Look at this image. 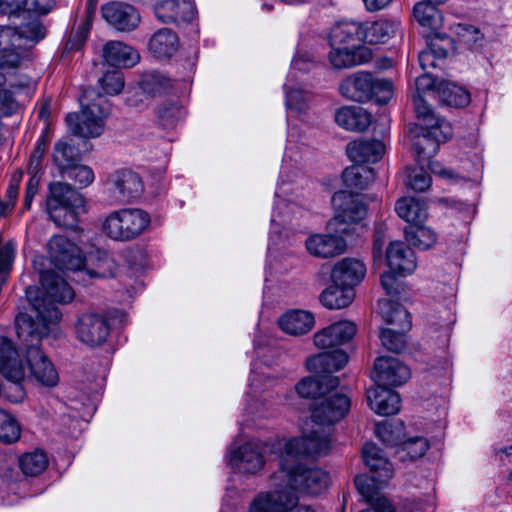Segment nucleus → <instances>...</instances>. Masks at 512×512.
Segmentation results:
<instances>
[{
    "mask_svg": "<svg viewBox=\"0 0 512 512\" xmlns=\"http://www.w3.org/2000/svg\"><path fill=\"white\" fill-rule=\"evenodd\" d=\"M44 336H29L26 340H20L26 345L25 359L30 376L42 386L53 387L58 383L59 375L54 364L38 346Z\"/></svg>",
    "mask_w": 512,
    "mask_h": 512,
    "instance_id": "8",
    "label": "nucleus"
},
{
    "mask_svg": "<svg viewBox=\"0 0 512 512\" xmlns=\"http://www.w3.org/2000/svg\"><path fill=\"white\" fill-rule=\"evenodd\" d=\"M12 36H15L11 27L0 26V51L3 52L0 60L2 67H16L20 61L19 54L13 49Z\"/></svg>",
    "mask_w": 512,
    "mask_h": 512,
    "instance_id": "47",
    "label": "nucleus"
},
{
    "mask_svg": "<svg viewBox=\"0 0 512 512\" xmlns=\"http://www.w3.org/2000/svg\"><path fill=\"white\" fill-rule=\"evenodd\" d=\"M350 231L347 228L329 227L323 232L311 234L305 240L307 251L314 257L330 259L346 252L347 237Z\"/></svg>",
    "mask_w": 512,
    "mask_h": 512,
    "instance_id": "7",
    "label": "nucleus"
},
{
    "mask_svg": "<svg viewBox=\"0 0 512 512\" xmlns=\"http://www.w3.org/2000/svg\"><path fill=\"white\" fill-rule=\"evenodd\" d=\"M438 94L440 99L449 106L464 107L470 102L468 91L451 82L440 83Z\"/></svg>",
    "mask_w": 512,
    "mask_h": 512,
    "instance_id": "45",
    "label": "nucleus"
},
{
    "mask_svg": "<svg viewBox=\"0 0 512 512\" xmlns=\"http://www.w3.org/2000/svg\"><path fill=\"white\" fill-rule=\"evenodd\" d=\"M280 328L287 334L301 336L315 326V316L308 310L293 309L285 312L278 320Z\"/></svg>",
    "mask_w": 512,
    "mask_h": 512,
    "instance_id": "27",
    "label": "nucleus"
},
{
    "mask_svg": "<svg viewBox=\"0 0 512 512\" xmlns=\"http://www.w3.org/2000/svg\"><path fill=\"white\" fill-rule=\"evenodd\" d=\"M103 18L119 31H131L140 22L137 10L125 3L111 2L102 7Z\"/></svg>",
    "mask_w": 512,
    "mask_h": 512,
    "instance_id": "20",
    "label": "nucleus"
},
{
    "mask_svg": "<svg viewBox=\"0 0 512 512\" xmlns=\"http://www.w3.org/2000/svg\"><path fill=\"white\" fill-rule=\"evenodd\" d=\"M0 373L15 384L16 394L8 396L10 401L20 402L24 398V390L20 383L26 377V367L14 343L4 336H0Z\"/></svg>",
    "mask_w": 512,
    "mask_h": 512,
    "instance_id": "11",
    "label": "nucleus"
},
{
    "mask_svg": "<svg viewBox=\"0 0 512 512\" xmlns=\"http://www.w3.org/2000/svg\"><path fill=\"white\" fill-rule=\"evenodd\" d=\"M395 211L407 224H423L428 218L426 206L410 197L399 199L396 202Z\"/></svg>",
    "mask_w": 512,
    "mask_h": 512,
    "instance_id": "38",
    "label": "nucleus"
},
{
    "mask_svg": "<svg viewBox=\"0 0 512 512\" xmlns=\"http://www.w3.org/2000/svg\"><path fill=\"white\" fill-rule=\"evenodd\" d=\"M348 362V355L342 349L325 351L306 360L307 369L320 376H333L332 373L342 369Z\"/></svg>",
    "mask_w": 512,
    "mask_h": 512,
    "instance_id": "24",
    "label": "nucleus"
},
{
    "mask_svg": "<svg viewBox=\"0 0 512 512\" xmlns=\"http://www.w3.org/2000/svg\"><path fill=\"white\" fill-rule=\"evenodd\" d=\"M372 99L379 104H386L394 94L393 83L388 79L373 76Z\"/></svg>",
    "mask_w": 512,
    "mask_h": 512,
    "instance_id": "61",
    "label": "nucleus"
},
{
    "mask_svg": "<svg viewBox=\"0 0 512 512\" xmlns=\"http://www.w3.org/2000/svg\"><path fill=\"white\" fill-rule=\"evenodd\" d=\"M328 59L335 69L350 68L367 63L372 59V52L365 46L330 45Z\"/></svg>",
    "mask_w": 512,
    "mask_h": 512,
    "instance_id": "22",
    "label": "nucleus"
},
{
    "mask_svg": "<svg viewBox=\"0 0 512 512\" xmlns=\"http://www.w3.org/2000/svg\"><path fill=\"white\" fill-rule=\"evenodd\" d=\"M413 104L418 119L416 127L419 126H439L440 122H447L444 118L437 116L427 104L423 95L413 94Z\"/></svg>",
    "mask_w": 512,
    "mask_h": 512,
    "instance_id": "51",
    "label": "nucleus"
},
{
    "mask_svg": "<svg viewBox=\"0 0 512 512\" xmlns=\"http://www.w3.org/2000/svg\"><path fill=\"white\" fill-rule=\"evenodd\" d=\"M79 153L77 149L66 142H58L54 147L53 161L60 170L61 175L77 164Z\"/></svg>",
    "mask_w": 512,
    "mask_h": 512,
    "instance_id": "50",
    "label": "nucleus"
},
{
    "mask_svg": "<svg viewBox=\"0 0 512 512\" xmlns=\"http://www.w3.org/2000/svg\"><path fill=\"white\" fill-rule=\"evenodd\" d=\"M309 212L307 207L300 205L294 201L280 200L275 207V213L280 217L279 221L301 220ZM278 220L273 214L272 223L276 224Z\"/></svg>",
    "mask_w": 512,
    "mask_h": 512,
    "instance_id": "53",
    "label": "nucleus"
},
{
    "mask_svg": "<svg viewBox=\"0 0 512 512\" xmlns=\"http://www.w3.org/2000/svg\"><path fill=\"white\" fill-rule=\"evenodd\" d=\"M185 110L177 102H165L156 111L157 123L163 129H173L184 118Z\"/></svg>",
    "mask_w": 512,
    "mask_h": 512,
    "instance_id": "44",
    "label": "nucleus"
},
{
    "mask_svg": "<svg viewBox=\"0 0 512 512\" xmlns=\"http://www.w3.org/2000/svg\"><path fill=\"white\" fill-rule=\"evenodd\" d=\"M350 406V398L345 393L331 390L314 401L310 421L320 428L332 425L346 416Z\"/></svg>",
    "mask_w": 512,
    "mask_h": 512,
    "instance_id": "10",
    "label": "nucleus"
},
{
    "mask_svg": "<svg viewBox=\"0 0 512 512\" xmlns=\"http://www.w3.org/2000/svg\"><path fill=\"white\" fill-rule=\"evenodd\" d=\"M356 333V325L351 321L335 322L314 334V344L322 350H334L348 342Z\"/></svg>",
    "mask_w": 512,
    "mask_h": 512,
    "instance_id": "19",
    "label": "nucleus"
},
{
    "mask_svg": "<svg viewBox=\"0 0 512 512\" xmlns=\"http://www.w3.org/2000/svg\"><path fill=\"white\" fill-rule=\"evenodd\" d=\"M406 241L421 250L431 248L437 241V234L430 226H406Z\"/></svg>",
    "mask_w": 512,
    "mask_h": 512,
    "instance_id": "42",
    "label": "nucleus"
},
{
    "mask_svg": "<svg viewBox=\"0 0 512 512\" xmlns=\"http://www.w3.org/2000/svg\"><path fill=\"white\" fill-rule=\"evenodd\" d=\"M280 448L279 469L281 461L287 459L289 463H300L301 457H314L326 454L331 447V439L324 428L317 427L311 421H306L301 429V435L278 441Z\"/></svg>",
    "mask_w": 512,
    "mask_h": 512,
    "instance_id": "5",
    "label": "nucleus"
},
{
    "mask_svg": "<svg viewBox=\"0 0 512 512\" xmlns=\"http://www.w3.org/2000/svg\"><path fill=\"white\" fill-rule=\"evenodd\" d=\"M108 192L120 201H128L140 196L143 191L141 178L131 170H118L106 180Z\"/></svg>",
    "mask_w": 512,
    "mask_h": 512,
    "instance_id": "16",
    "label": "nucleus"
},
{
    "mask_svg": "<svg viewBox=\"0 0 512 512\" xmlns=\"http://www.w3.org/2000/svg\"><path fill=\"white\" fill-rule=\"evenodd\" d=\"M93 91H86L80 98L81 112L66 116L70 132L82 138L99 137L105 127V119L110 113L108 101L105 97Z\"/></svg>",
    "mask_w": 512,
    "mask_h": 512,
    "instance_id": "4",
    "label": "nucleus"
},
{
    "mask_svg": "<svg viewBox=\"0 0 512 512\" xmlns=\"http://www.w3.org/2000/svg\"><path fill=\"white\" fill-rule=\"evenodd\" d=\"M103 57L109 65L122 68L133 67L140 60V55L135 49L119 41L106 43Z\"/></svg>",
    "mask_w": 512,
    "mask_h": 512,
    "instance_id": "30",
    "label": "nucleus"
},
{
    "mask_svg": "<svg viewBox=\"0 0 512 512\" xmlns=\"http://www.w3.org/2000/svg\"><path fill=\"white\" fill-rule=\"evenodd\" d=\"M62 176L74 181L75 184L79 186V188H85L89 186L93 183L95 178L92 168L79 164H75L73 167L69 168L65 173L62 174Z\"/></svg>",
    "mask_w": 512,
    "mask_h": 512,
    "instance_id": "59",
    "label": "nucleus"
},
{
    "mask_svg": "<svg viewBox=\"0 0 512 512\" xmlns=\"http://www.w3.org/2000/svg\"><path fill=\"white\" fill-rule=\"evenodd\" d=\"M46 211L55 224L64 221H81L80 216L86 213L83 195L67 183L52 182L48 187Z\"/></svg>",
    "mask_w": 512,
    "mask_h": 512,
    "instance_id": "6",
    "label": "nucleus"
},
{
    "mask_svg": "<svg viewBox=\"0 0 512 512\" xmlns=\"http://www.w3.org/2000/svg\"><path fill=\"white\" fill-rule=\"evenodd\" d=\"M435 511V501L432 494H429L424 499H411L406 500L399 512H434Z\"/></svg>",
    "mask_w": 512,
    "mask_h": 512,
    "instance_id": "63",
    "label": "nucleus"
},
{
    "mask_svg": "<svg viewBox=\"0 0 512 512\" xmlns=\"http://www.w3.org/2000/svg\"><path fill=\"white\" fill-rule=\"evenodd\" d=\"M338 385V377L316 374L315 377H306L300 380L296 384L295 390L301 398H314L315 401L324 396L326 392L337 388Z\"/></svg>",
    "mask_w": 512,
    "mask_h": 512,
    "instance_id": "29",
    "label": "nucleus"
},
{
    "mask_svg": "<svg viewBox=\"0 0 512 512\" xmlns=\"http://www.w3.org/2000/svg\"><path fill=\"white\" fill-rule=\"evenodd\" d=\"M406 332L400 329L383 328L380 331L381 343L387 350L398 353L406 346Z\"/></svg>",
    "mask_w": 512,
    "mask_h": 512,
    "instance_id": "55",
    "label": "nucleus"
},
{
    "mask_svg": "<svg viewBox=\"0 0 512 512\" xmlns=\"http://www.w3.org/2000/svg\"><path fill=\"white\" fill-rule=\"evenodd\" d=\"M454 30L458 43L468 49H473L483 39L480 30L472 25L457 24Z\"/></svg>",
    "mask_w": 512,
    "mask_h": 512,
    "instance_id": "57",
    "label": "nucleus"
},
{
    "mask_svg": "<svg viewBox=\"0 0 512 512\" xmlns=\"http://www.w3.org/2000/svg\"><path fill=\"white\" fill-rule=\"evenodd\" d=\"M365 275V264L359 259L350 257L337 261L331 270L333 284L350 287L351 289L361 283Z\"/></svg>",
    "mask_w": 512,
    "mask_h": 512,
    "instance_id": "21",
    "label": "nucleus"
},
{
    "mask_svg": "<svg viewBox=\"0 0 512 512\" xmlns=\"http://www.w3.org/2000/svg\"><path fill=\"white\" fill-rule=\"evenodd\" d=\"M355 292L350 287L333 284L320 295L321 303L329 309H342L354 300Z\"/></svg>",
    "mask_w": 512,
    "mask_h": 512,
    "instance_id": "39",
    "label": "nucleus"
},
{
    "mask_svg": "<svg viewBox=\"0 0 512 512\" xmlns=\"http://www.w3.org/2000/svg\"><path fill=\"white\" fill-rule=\"evenodd\" d=\"M256 372L250 377L249 391L246 394L245 411L252 418H264L271 415L273 404L262 397Z\"/></svg>",
    "mask_w": 512,
    "mask_h": 512,
    "instance_id": "34",
    "label": "nucleus"
},
{
    "mask_svg": "<svg viewBox=\"0 0 512 512\" xmlns=\"http://www.w3.org/2000/svg\"><path fill=\"white\" fill-rule=\"evenodd\" d=\"M19 467L27 476H35L45 470L48 465V458L41 450H35L23 454L19 458Z\"/></svg>",
    "mask_w": 512,
    "mask_h": 512,
    "instance_id": "49",
    "label": "nucleus"
},
{
    "mask_svg": "<svg viewBox=\"0 0 512 512\" xmlns=\"http://www.w3.org/2000/svg\"><path fill=\"white\" fill-rule=\"evenodd\" d=\"M48 255L55 268L72 272L85 270L90 278L112 277L117 270L116 262L106 251L95 248L83 258L79 247L61 235L50 239Z\"/></svg>",
    "mask_w": 512,
    "mask_h": 512,
    "instance_id": "3",
    "label": "nucleus"
},
{
    "mask_svg": "<svg viewBox=\"0 0 512 512\" xmlns=\"http://www.w3.org/2000/svg\"><path fill=\"white\" fill-rule=\"evenodd\" d=\"M377 437L388 446H401L404 437V425L384 421L376 425Z\"/></svg>",
    "mask_w": 512,
    "mask_h": 512,
    "instance_id": "52",
    "label": "nucleus"
},
{
    "mask_svg": "<svg viewBox=\"0 0 512 512\" xmlns=\"http://www.w3.org/2000/svg\"><path fill=\"white\" fill-rule=\"evenodd\" d=\"M75 333L82 343L91 347L100 346L110 334V325L102 314L86 312L78 317Z\"/></svg>",
    "mask_w": 512,
    "mask_h": 512,
    "instance_id": "14",
    "label": "nucleus"
},
{
    "mask_svg": "<svg viewBox=\"0 0 512 512\" xmlns=\"http://www.w3.org/2000/svg\"><path fill=\"white\" fill-rule=\"evenodd\" d=\"M56 5V0H0V14H14L20 11L35 16H45Z\"/></svg>",
    "mask_w": 512,
    "mask_h": 512,
    "instance_id": "31",
    "label": "nucleus"
},
{
    "mask_svg": "<svg viewBox=\"0 0 512 512\" xmlns=\"http://www.w3.org/2000/svg\"><path fill=\"white\" fill-rule=\"evenodd\" d=\"M331 203L334 209V220L338 224H356L367 214L366 206L345 191L334 193Z\"/></svg>",
    "mask_w": 512,
    "mask_h": 512,
    "instance_id": "17",
    "label": "nucleus"
},
{
    "mask_svg": "<svg viewBox=\"0 0 512 512\" xmlns=\"http://www.w3.org/2000/svg\"><path fill=\"white\" fill-rule=\"evenodd\" d=\"M346 152L355 163H375L384 155L385 145L375 139L353 141L347 145Z\"/></svg>",
    "mask_w": 512,
    "mask_h": 512,
    "instance_id": "28",
    "label": "nucleus"
},
{
    "mask_svg": "<svg viewBox=\"0 0 512 512\" xmlns=\"http://www.w3.org/2000/svg\"><path fill=\"white\" fill-rule=\"evenodd\" d=\"M44 260L43 257H36L33 261L35 269L40 273L41 291L33 286L26 289V297L34 315L19 313L16 316L15 326L19 339L54 333L61 317L55 304L69 303L75 296L73 288L60 274L40 269Z\"/></svg>",
    "mask_w": 512,
    "mask_h": 512,
    "instance_id": "2",
    "label": "nucleus"
},
{
    "mask_svg": "<svg viewBox=\"0 0 512 512\" xmlns=\"http://www.w3.org/2000/svg\"><path fill=\"white\" fill-rule=\"evenodd\" d=\"M452 136V127L449 122H440L439 126H419L413 130L412 148L419 164L438 151L439 145Z\"/></svg>",
    "mask_w": 512,
    "mask_h": 512,
    "instance_id": "9",
    "label": "nucleus"
},
{
    "mask_svg": "<svg viewBox=\"0 0 512 512\" xmlns=\"http://www.w3.org/2000/svg\"><path fill=\"white\" fill-rule=\"evenodd\" d=\"M149 51L159 59L171 58L179 48L177 34L168 28L157 30L149 40Z\"/></svg>",
    "mask_w": 512,
    "mask_h": 512,
    "instance_id": "33",
    "label": "nucleus"
},
{
    "mask_svg": "<svg viewBox=\"0 0 512 512\" xmlns=\"http://www.w3.org/2000/svg\"><path fill=\"white\" fill-rule=\"evenodd\" d=\"M263 445L255 442H246L241 446H231L228 449L227 464L236 473L256 474L264 466Z\"/></svg>",
    "mask_w": 512,
    "mask_h": 512,
    "instance_id": "12",
    "label": "nucleus"
},
{
    "mask_svg": "<svg viewBox=\"0 0 512 512\" xmlns=\"http://www.w3.org/2000/svg\"><path fill=\"white\" fill-rule=\"evenodd\" d=\"M150 222L151 218L146 211L138 208H122L107 215L104 224H149Z\"/></svg>",
    "mask_w": 512,
    "mask_h": 512,
    "instance_id": "46",
    "label": "nucleus"
},
{
    "mask_svg": "<svg viewBox=\"0 0 512 512\" xmlns=\"http://www.w3.org/2000/svg\"><path fill=\"white\" fill-rule=\"evenodd\" d=\"M99 83L106 94L116 95L124 88V78L121 72H107L99 80Z\"/></svg>",
    "mask_w": 512,
    "mask_h": 512,
    "instance_id": "62",
    "label": "nucleus"
},
{
    "mask_svg": "<svg viewBox=\"0 0 512 512\" xmlns=\"http://www.w3.org/2000/svg\"><path fill=\"white\" fill-rule=\"evenodd\" d=\"M378 310L383 321L391 328L409 331L412 322L408 311L398 302L382 299L378 302Z\"/></svg>",
    "mask_w": 512,
    "mask_h": 512,
    "instance_id": "32",
    "label": "nucleus"
},
{
    "mask_svg": "<svg viewBox=\"0 0 512 512\" xmlns=\"http://www.w3.org/2000/svg\"><path fill=\"white\" fill-rule=\"evenodd\" d=\"M103 232L112 240L129 241L140 235L143 231L141 226H102Z\"/></svg>",
    "mask_w": 512,
    "mask_h": 512,
    "instance_id": "60",
    "label": "nucleus"
},
{
    "mask_svg": "<svg viewBox=\"0 0 512 512\" xmlns=\"http://www.w3.org/2000/svg\"><path fill=\"white\" fill-rule=\"evenodd\" d=\"M431 177L423 167L408 169L405 184L416 192H423L431 186Z\"/></svg>",
    "mask_w": 512,
    "mask_h": 512,
    "instance_id": "58",
    "label": "nucleus"
},
{
    "mask_svg": "<svg viewBox=\"0 0 512 512\" xmlns=\"http://www.w3.org/2000/svg\"><path fill=\"white\" fill-rule=\"evenodd\" d=\"M154 11L157 19L164 23H188L195 16V8L188 0H161Z\"/></svg>",
    "mask_w": 512,
    "mask_h": 512,
    "instance_id": "23",
    "label": "nucleus"
},
{
    "mask_svg": "<svg viewBox=\"0 0 512 512\" xmlns=\"http://www.w3.org/2000/svg\"><path fill=\"white\" fill-rule=\"evenodd\" d=\"M370 484L371 481L365 476L355 477L357 490L371 506V508L360 512H396L395 508L381 493L368 487Z\"/></svg>",
    "mask_w": 512,
    "mask_h": 512,
    "instance_id": "37",
    "label": "nucleus"
},
{
    "mask_svg": "<svg viewBox=\"0 0 512 512\" xmlns=\"http://www.w3.org/2000/svg\"><path fill=\"white\" fill-rule=\"evenodd\" d=\"M429 448L428 441L423 437H415L403 441L401 449L406 452L410 459L422 457Z\"/></svg>",
    "mask_w": 512,
    "mask_h": 512,
    "instance_id": "64",
    "label": "nucleus"
},
{
    "mask_svg": "<svg viewBox=\"0 0 512 512\" xmlns=\"http://www.w3.org/2000/svg\"><path fill=\"white\" fill-rule=\"evenodd\" d=\"M362 457L365 465L369 468L371 476L367 477L371 484L370 489L380 493L382 487L393 477L394 468L382 450L373 443H366L362 449Z\"/></svg>",
    "mask_w": 512,
    "mask_h": 512,
    "instance_id": "13",
    "label": "nucleus"
},
{
    "mask_svg": "<svg viewBox=\"0 0 512 512\" xmlns=\"http://www.w3.org/2000/svg\"><path fill=\"white\" fill-rule=\"evenodd\" d=\"M346 187L352 190H363L374 179V171L366 166L353 165L347 167L342 173Z\"/></svg>",
    "mask_w": 512,
    "mask_h": 512,
    "instance_id": "41",
    "label": "nucleus"
},
{
    "mask_svg": "<svg viewBox=\"0 0 512 512\" xmlns=\"http://www.w3.org/2000/svg\"><path fill=\"white\" fill-rule=\"evenodd\" d=\"M20 426L13 416L0 410V440L4 443H12L20 438Z\"/></svg>",
    "mask_w": 512,
    "mask_h": 512,
    "instance_id": "56",
    "label": "nucleus"
},
{
    "mask_svg": "<svg viewBox=\"0 0 512 512\" xmlns=\"http://www.w3.org/2000/svg\"><path fill=\"white\" fill-rule=\"evenodd\" d=\"M396 27L395 22L384 19L362 24V39L372 44L383 43L395 33Z\"/></svg>",
    "mask_w": 512,
    "mask_h": 512,
    "instance_id": "40",
    "label": "nucleus"
},
{
    "mask_svg": "<svg viewBox=\"0 0 512 512\" xmlns=\"http://www.w3.org/2000/svg\"><path fill=\"white\" fill-rule=\"evenodd\" d=\"M373 75L367 72L355 73L344 79L339 87L340 93L356 102L372 100Z\"/></svg>",
    "mask_w": 512,
    "mask_h": 512,
    "instance_id": "26",
    "label": "nucleus"
},
{
    "mask_svg": "<svg viewBox=\"0 0 512 512\" xmlns=\"http://www.w3.org/2000/svg\"><path fill=\"white\" fill-rule=\"evenodd\" d=\"M12 29L15 33V36H12V43L15 44V46H12L13 49L22 46L21 43H17L22 39L34 44L42 40L46 35V30L38 19H33L32 21L23 23L19 27Z\"/></svg>",
    "mask_w": 512,
    "mask_h": 512,
    "instance_id": "43",
    "label": "nucleus"
},
{
    "mask_svg": "<svg viewBox=\"0 0 512 512\" xmlns=\"http://www.w3.org/2000/svg\"><path fill=\"white\" fill-rule=\"evenodd\" d=\"M335 121L350 131H363L371 123V115L361 107H342L335 113Z\"/></svg>",
    "mask_w": 512,
    "mask_h": 512,
    "instance_id": "36",
    "label": "nucleus"
},
{
    "mask_svg": "<svg viewBox=\"0 0 512 512\" xmlns=\"http://www.w3.org/2000/svg\"><path fill=\"white\" fill-rule=\"evenodd\" d=\"M330 45L361 46L362 24L355 21H341L330 32Z\"/></svg>",
    "mask_w": 512,
    "mask_h": 512,
    "instance_id": "35",
    "label": "nucleus"
},
{
    "mask_svg": "<svg viewBox=\"0 0 512 512\" xmlns=\"http://www.w3.org/2000/svg\"><path fill=\"white\" fill-rule=\"evenodd\" d=\"M140 87L144 93L155 97L167 92L171 87V81L159 72H147L141 78Z\"/></svg>",
    "mask_w": 512,
    "mask_h": 512,
    "instance_id": "48",
    "label": "nucleus"
},
{
    "mask_svg": "<svg viewBox=\"0 0 512 512\" xmlns=\"http://www.w3.org/2000/svg\"><path fill=\"white\" fill-rule=\"evenodd\" d=\"M367 401L370 408L378 415H394L400 410L399 394L387 386L376 385L368 389Z\"/></svg>",
    "mask_w": 512,
    "mask_h": 512,
    "instance_id": "25",
    "label": "nucleus"
},
{
    "mask_svg": "<svg viewBox=\"0 0 512 512\" xmlns=\"http://www.w3.org/2000/svg\"><path fill=\"white\" fill-rule=\"evenodd\" d=\"M385 263L401 277L411 275L417 267V259L414 251L404 242L391 241L385 250Z\"/></svg>",
    "mask_w": 512,
    "mask_h": 512,
    "instance_id": "18",
    "label": "nucleus"
},
{
    "mask_svg": "<svg viewBox=\"0 0 512 512\" xmlns=\"http://www.w3.org/2000/svg\"><path fill=\"white\" fill-rule=\"evenodd\" d=\"M274 488L257 494L248 512H315L309 506H299L296 491L317 495L329 485V474L319 467L281 461V469L272 476Z\"/></svg>",
    "mask_w": 512,
    "mask_h": 512,
    "instance_id": "1",
    "label": "nucleus"
},
{
    "mask_svg": "<svg viewBox=\"0 0 512 512\" xmlns=\"http://www.w3.org/2000/svg\"><path fill=\"white\" fill-rule=\"evenodd\" d=\"M436 4L418 2L414 5L413 15L416 21L423 27L435 29L440 23V14Z\"/></svg>",
    "mask_w": 512,
    "mask_h": 512,
    "instance_id": "54",
    "label": "nucleus"
},
{
    "mask_svg": "<svg viewBox=\"0 0 512 512\" xmlns=\"http://www.w3.org/2000/svg\"><path fill=\"white\" fill-rule=\"evenodd\" d=\"M410 369L395 357L382 356L375 360L372 378L376 385L395 387L408 381Z\"/></svg>",
    "mask_w": 512,
    "mask_h": 512,
    "instance_id": "15",
    "label": "nucleus"
}]
</instances>
